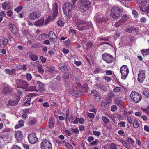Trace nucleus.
I'll return each instance as SVG.
<instances>
[{"instance_id": "10", "label": "nucleus", "mask_w": 149, "mask_h": 149, "mask_svg": "<svg viewBox=\"0 0 149 149\" xmlns=\"http://www.w3.org/2000/svg\"><path fill=\"white\" fill-rule=\"evenodd\" d=\"M120 71L122 74V78L125 79L129 73L127 66L124 65L122 66L120 68Z\"/></svg>"}, {"instance_id": "26", "label": "nucleus", "mask_w": 149, "mask_h": 149, "mask_svg": "<svg viewBox=\"0 0 149 149\" xmlns=\"http://www.w3.org/2000/svg\"><path fill=\"white\" fill-rule=\"evenodd\" d=\"M75 81L76 82V85L75 86H79V88L80 87H81V84L80 82V79L79 77H75Z\"/></svg>"}, {"instance_id": "53", "label": "nucleus", "mask_w": 149, "mask_h": 149, "mask_svg": "<svg viewBox=\"0 0 149 149\" xmlns=\"http://www.w3.org/2000/svg\"><path fill=\"white\" fill-rule=\"evenodd\" d=\"M69 75L70 73H69L68 72H66L64 73L63 76V77L64 79H66L69 77Z\"/></svg>"}, {"instance_id": "34", "label": "nucleus", "mask_w": 149, "mask_h": 149, "mask_svg": "<svg viewBox=\"0 0 149 149\" xmlns=\"http://www.w3.org/2000/svg\"><path fill=\"white\" fill-rule=\"evenodd\" d=\"M96 19L97 22H102L104 21L105 20L104 17L102 16H101L100 17H99L98 16H97Z\"/></svg>"}, {"instance_id": "4", "label": "nucleus", "mask_w": 149, "mask_h": 149, "mask_svg": "<svg viewBox=\"0 0 149 149\" xmlns=\"http://www.w3.org/2000/svg\"><path fill=\"white\" fill-rule=\"evenodd\" d=\"M81 6L80 10L82 12H85L88 10L91 6V3L88 0H80Z\"/></svg>"}, {"instance_id": "59", "label": "nucleus", "mask_w": 149, "mask_h": 149, "mask_svg": "<svg viewBox=\"0 0 149 149\" xmlns=\"http://www.w3.org/2000/svg\"><path fill=\"white\" fill-rule=\"evenodd\" d=\"M12 149H22L21 147L17 145H14L12 147Z\"/></svg>"}, {"instance_id": "55", "label": "nucleus", "mask_w": 149, "mask_h": 149, "mask_svg": "<svg viewBox=\"0 0 149 149\" xmlns=\"http://www.w3.org/2000/svg\"><path fill=\"white\" fill-rule=\"evenodd\" d=\"M93 134L96 136H99L100 135V133L98 131H93Z\"/></svg>"}, {"instance_id": "22", "label": "nucleus", "mask_w": 149, "mask_h": 149, "mask_svg": "<svg viewBox=\"0 0 149 149\" xmlns=\"http://www.w3.org/2000/svg\"><path fill=\"white\" fill-rule=\"evenodd\" d=\"M44 22V18H41L37 21L35 22L34 25L36 26H40L43 25Z\"/></svg>"}, {"instance_id": "5", "label": "nucleus", "mask_w": 149, "mask_h": 149, "mask_svg": "<svg viewBox=\"0 0 149 149\" xmlns=\"http://www.w3.org/2000/svg\"><path fill=\"white\" fill-rule=\"evenodd\" d=\"M76 87L74 88L73 89H70L68 91V92L73 96H80L82 95L83 94V92L81 91V87H80L79 88V86H75Z\"/></svg>"}, {"instance_id": "49", "label": "nucleus", "mask_w": 149, "mask_h": 149, "mask_svg": "<svg viewBox=\"0 0 149 149\" xmlns=\"http://www.w3.org/2000/svg\"><path fill=\"white\" fill-rule=\"evenodd\" d=\"M30 58L32 60L36 61L38 59V57L36 55H31L30 56Z\"/></svg>"}, {"instance_id": "60", "label": "nucleus", "mask_w": 149, "mask_h": 149, "mask_svg": "<svg viewBox=\"0 0 149 149\" xmlns=\"http://www.w3.org/2000/svg\"><path fill=\"white\" fill-rule=\"evenodd\" d=\"M38 71L40 73H43L44 72V70L42 68L41 66H38Z\"/></svg>"}, {"instance_id": "58", "label": "nucleus", "mask_w": 149, "mask_h": 149, "mask_svg": "<svg viewBox=\"0 0 149 149\" xmlns=\"http://www.w3.org/2000/svg\"><path fill=\"white\" fill-rule=\"evenodd\" d=\"M117 109V106L115 105H113L111 107V110L112 111H115Z\"/></svg>"}, {"instance_id": "33", "label": "nucleus", "mask_w": 149, "mask_h": 149, "mask_svg": "<svg viewBox=\"0 0 149 149\" xmlns=\"http://www.w3.org/2000/svg\"><path fill=\"white\" fill-rule=\"evenodd\" d=\"M25 76L26 78L28 81H29L32 79V77L30 73H26Z\"/></svg>"}, {"instance_id": "16", "label": "nucleus", "mask_w": 149, "mask_h": 149, "mask_svg": "<svg viewBox=\"0 0 149 149\" xmlns=\"http://www.w3.org/2000/svg\"><path fill=\"white\" fill-rule=\"evenodd\" d=\"M40 16V15L39 12L37 13L34 11L30 14L28 16V18L32 20L39 18Z\"/></svg>"}, {"instance_id": "54", "label": "nucleus", "mask_w": 149, "mask_h": 149, "mask_svg": "<svg viewBox=\"0 0 149 149\" xmlns=\"http://www.w3.org/2000/svg\"><path fill=\"white\" fill-rule=\"evenodd\" d=\"M70 40H68L64 41L65 44L66 45L67 47L70 45Z\"/></svg>"}, {"instance_id": "20", "label": "nucleus", "mask_w": 149, "mask_h": 149, "mask_svg": "<svg viewBox=\"0 0 149 149\" xmlns=\"http://www.w3.org/2000/svg\"><path fill=\"white\" fill-rule=\"evenodd\" d=\"M114 103L117 105L119 106L120 107H122L123 104V101L118 98L115 97Z\"/></svg>"}, {"instance_id": "2", "label": "nucleus", "mask_w": 149, "mask_h": 149, "mask_svg": "<svg viewBox=\"0 0 149 149\" xmlns=\"http://www.w3.org/2000/svg\"><path fill=\"white\" fill-rule=\"evenodd\" d=\"M72 9V5L69 3H65L63 6V11L67 18L70 19L72 16L71 10Z\"/></svg>"}, {"instance_id": "57", "label": "nucleus", "mask_w": 149, "mask_h": 149, "mask_svg": "<svg viewBox=\"0 0 149 149\" xmlns=\"http://www.w3.org/2000/svg\"><path fill=\"white\" fill-rule=\"evenodd\" d=\"M91 93L92 94L96 97H97L98 95V92L95 90H92L91 91Z\"/></svg>"}, {"instance_id": "28", "label": "nucleus", "mask_w": 149, "mask_h": 149, "mask_svg": "<svg viewBox=\"0 0 149 149\" xmlns=\"http://www.w3.org/2000/svg\"><path fill=\"white\" fill-rule=\"evenodd\" d=\"M137 1L139 3L140 8H141V6H145L147 3L146 0H137Z\"/></svg>"}, {"instance_id": "1", "label": "nucleus", "mask_w": 149, "mask_h": 149, "mask_svg": "<svg viewBox=\"0 0 149 149\" xmlns=\"http://www.w3.org/2000/svg\"><path fill=\"white\" fill-rule=\"evenodd\" d=\"M74 22L77 25L78 29L80 31L88 29L91 26L90 24L77 18H74Z\"/></svg>"}, {"instance_id": "41", "label": "nucleus", "mask_w": 149, "mask_h": 149, "mask_svg": "<svg viewBox=\"0 0 149 149\" xmlns=\"http://www.w3.org/2000/svg\"><path fill=\"white\" fill-rule=\"evenodd\" d=\"M37 120L36 118H33L31 119L29 122V124L30 125H33L36 122Z\"/></svg>"}, {"instance_id": "56", "label": "nucleus", "mask_w": 149, "mask_h": 149, "mask_svg": "<svg viewBox=\"0 0 149 149\" xmlns=\"http://www.w3.org/2000/svg\"><path fill=\"white\" fill-rule=\"evenodd\" d=\"M102 69L100 68H97L94 71L95 74L99 73L102 72L101 71Z\"/></svg>"}, {"instance_id": "64", "label": "nucleus", "mask_w": 149, "mask_h": 149, "mask_svg": "<svg viewBox=\"0 0 149 149\" xmlns=\"http://www.w3.org/2000/svg\"><path fill=\"white\" fill-rule=\"evenodd\" d=\"M12 12L10 10H8L7 12V14L8 16L10 17L12 16Z\"/></svg>"}, {"instance_id": "25", "label": "nucleus", "mask_w": 149, "mask_h": 149, "mask_svg": "<svg viewBox=\"0 0 149 149\" xmlns=\"http://www.w3.org/2000/svg\"><path fill=\"white\" fill-rule=\"evenodd\" d=\"M18 124H17L15 126V128L18 129L24 126V122L23 120H20L18 122Z\"/></svg>"}, {"instance_id": "44", "label": "nucleus", "mask_w": 149, "mask_h": 149, "mask_svg": "<svg viewBox=\"0 0 149 149\" xmlns=\"http://www.w3.org/2000/svg\"><path fill=\"white\" fill-rule=\"evenodd\" d=\"M57 24L59 26H63L64 25V23L61 21L60 19H58L57 22Z\"/></svg>"}, {"instance_id": "29", "label": "nucleus", "mask_w": 149, "mask_h": 149, "mask_svg": "<svg viewBox=\"0 0 149 149\" xmlns=\"http://www.w3.org/2000/svg\"><path fill=\"white\" fill-rule=\"evenodd\" d=\"M113 91L115 93H118L122 92L123 91V90L122 88L117 86L114 88Z\"/></svg>"}, {"instance_id": "40", "label": "nucleus", "mask_w": 149, "mask_h": 149, "mask_svg": "<svg viewBox=\"0 0 149 149\" xmlns=\"http://www.w3.org/2000/svg\"><path fill=\"white\" fill-rule=\"evenodd\" d=\"M139 125L138 121L136 120H135L133 124L134 127L135 128H137L139 127Z\"/></svg>"}, {"instance_id": "21", "label": "nucleus", "mask_w": 149, "mask_h": 149, "mask_svg": "<svg viewBox=\"0 0 149 149\" xmlns=\"http://www.w3.org/2000/svg\"><path fill=\"white\" fill-rule=\"evenodd\" d=\"M37 84L38 85V90L40 91H43L45 89V85L40 81H37Z\"/></svg>"}, {"instance_id": "35", "label": "nucleus", "mask_w": 149, "mask_h": 149, "mask_svg": "<svg viewBox=\"0 0 149 149\" xmlns=\"http://www.w3.org/2000/svg\"><path fill=\"white\" fill-rule=\"evenodd\" d=\"M28 91H34L36 92L38 91V90L37 89L36 87L34 86H33L29 87L28 89Z\"/></svg>"}, {"instance_id": "7", "label": "nucleus", "mask_w": 149, "mask_h": 149, "mask_svg": "<svg viewBox=\"0 0 149 149\" xmlns=\"http://www.w3.org/2000/svg\"><path fill=\"white\" fill-rule=\"evenodd\" d=\"M132 99L135 103H138L142 99L141 94L135 91H132L130 94Z\"/></svg>"}, {"instance_id": "39", "label": "nucleus", "mask_w": 149, "mask_h": 149, "mask_svg": "<svg viewBox=\"0 0 149 149\" xmlns=\"http://www.w3.org/2000/svg\"><path fill=\"white\" fill-rule=\"evenodd\" d=\"M142 94L144 95V97L145 98H147L149 97V89L147 91L143 92Z\"/></svg>"}, {"instance_id": "63", "label": "nucleus", "mask_w": 149, "mask_h": 149, "mask_svg": "<svg viewBox=\"0 0 149 149\" xmlns=\"http://www.w3.org/2000/svg\"><path fill=\"white\" fill-rule=\"evenodd\" d=\"M105 73L107 75H111L112 74V72L110 70H107L105 71Z\"/></svg>"}, {"instance_id": "8", "label": "nucleus", "mask_w": 149, "mask_h": 149, "mask_svg": "<svg viewBox=\"0 0 149 149\" xmlns=\"http://www.w3.org/2000/svg\"><path fill=\"white\" fill-rule=\"evenodd\" d=\"M40 146L41 149H52L51 143L46 140H44L42 141Z\"/></svg>"}, {"instance_id": "6", "label": "nucleus", "mask_w": 149, "mask_h": 149, "mask_svg": "<svg viewBox=\"0 0 149 149\" xmlns=\"http://www.w3.org/2000/svg\"><path fill=\"white\" fill-rule=\"evenodd\" d=\"M15 81L17 86L18 88L25 89L27 88L29 86L27 82L21 79H16Z\"/></svg>"}, {"instance_id": "14", "label": "nucleus", "mask_w": 149, "mask_h": 149, "mask_svg": "<svg viewBox=\"0 0 149 149\" xmlns=\"http://www.w3.org/2000/svg\"><path fill=\"white\" fill-rule=\"evenodd\" d=\"M29 142L31 144H34L37 141L38 139L34 133L29 134L28 136Z\"/></svg>"}, {"instance_id": "32", "label": "nucleus", "mask_w": 149, "mask_h": 149, "mask_svg": "<svg viewBox=\"0 0 149 149\" xmlns=\"http://www.w3.org/2000/svg\"><path fill=\"white\" fill-rule=\"evenodd\" d=\"M141 52L143 55H147L149 54V48L146 49H143L141 50Z\"/></svg>"}, {"instance_id": "9", "label": "nucleus", "mask_w": 149, "mask_h": 149, "mask_svg": "<svg viewBox=\"0 0 149 149\" xmlns=\"http://www.w3.org/2000/svg\"><path fill=\"white\" fill-rule=\"evenodd\" d=\"M20 97L19 96H16L10 100L8 102L7 104L8 106H15L17 105L18 101L19 100Z\"/></svg>"}, {"instance_id": "30", "label": "nucleus", "mask_w": 149, "mask_h": 149, "mask_svg": "<svg viewBox=\"0 0 149 149\" xmlns=\"http://www.w3.org/2000/svg\"><path fill=\"white\" fill-rule=\"evenodd\" d=\"M96 86L100 89H102L104 91H107V88L104 86L100 84H97Z\"/></svg>"}, {"instance_id": "61", "label": "nucleus", "mask_w": 149, "mask_h": 149, "mask_svg": "<svg viewBox=\"0 0 149 149\" xmlns=\"http://www.w3.org/2000/svg\"><path fill=\"white\" fill-rule=\"evenodd\" d=\"M46 34H42L40 35L39 38L41 39V40H44L45 38Z\"/></svg>"}, {"instance_id": "15", "label": "nucleus", "mask_w": 149, "mask_h": 149, "mask_svg": "<svg viewBox=\"0 0 149 149\" xmlns=\"http://www.w3.org/2000/svg\"><path fill=\"white\" fill-rule=\"evenodd\" d=\"M115 96V94L112 91H110L108 93L107 96L105 98L106 102L109 104L112 101V98Z\"/></svg>"}, {"instance_id": "47", "label": "nucleus", "mask_w": 149, "mask_h": 149, "mask_svg": "<svg viewBox=\"0 0 149 149\" xmlns=\"http://www.w3.org/2000/svg\"><path fill=\"white\" fill-rule=\"evenodd\" d=\"M118 125L120 127L124 128L125 127V122L124 121H121L118 123Z\"/></svg>"}, {"instance_id": "62", "label": "nucleus", "mask_w": 149, "mask_h": 149, "mask_svg": "<svg viewBox=\"0 0 149 149\" xmlns=\"http://www.w3.org/2000/svg\"><path fill=\"white\" fill-rule=\"evenodd\" d=\"M8 4L6 2H4L2 4V7L4 9H6V8Z\"/></svg>"}, {"instance_id": "38", "label": "nucleus", "mask_w": 149, "mask_h": 149, "mask_svg": "<svg viewBox=\"0 0 149 149\" xmlns=\"http://www.w3.org/2000/svg\"><path fill=\"white\" fill-rule=\"evenodd\" d=\"M134 30H136L133 27L131 26V27L126 29L125 30V31L126 32H128L129 33H130L132 32V31Z\"/></svg>"}, {"instance_id": "50", "label": "nucleus", "mask_w": 149, "mask_h": 149, "mask_svg": "<svg viewBox=\"0 0 149 149\" xmlns=\"http://www.w3.org/2000/svg\"><path fill=\"white\" fill-rule=\"evenodd\" d=\"M70 131L72 132H74L76 134H78L79 132V130L77 128H75L74 129L71 128Z\"/></svg>"}, {"instance_id": "45", "label": "nucleus", "mask_w": 149, "mask_h": 149, "mask_svg": "<svg viewBox=\"0 0 149 149\" xmlns=\"http://www.w3.org/2000/svg\"><path fill=\"white\" fill-rule=\"evenodd\" d=\"M66 118L65 119L67 121H70V116H69V111H66Z\"/></svg>"}, {"instance_id": "3", "label": "nucleus", "mask_w": 149, "mask_h": 149, "mask_svg": "<svg viewBox=\"0 0 149 149\" xmlns=\"http://www.w3.org/2000/svg\"><path fill=\"white\" fill-rule=\"evenodd\" d=\"M123 11L120 7L115 6L111 9L110 17L114 19L118 18L120 17V14Z\"/></svg>"}, {"instance_id": "36", "label": "nucleus", "mask_w": 149, "mask_h": 149, "mask_svg": "<svg viewBox=\"0 0 149 149\" xmlns=\"http://www.w3.org/2000/svg\"><path fill=\"white\" fill-rule=\"evenodd\" d=\"M120 142L124 145L125 147L127 149H129L130 148V146L129 145H128L125 141L121 140Z\"/></svg>"}, {"instance_id": "37", "label": "nucleus", "mask_w": 149, "mask_h": 149, "mask_svg": "<svg viewBox=\"0 0 149 149\" xmlns=\"http://www.w3.org/2000/svg\"><path fill=\"white\" fill-rule=\"evenodd\" d=\"M102 119L104 123L107 124L109 121V120L107 117L104 116H102Z\"/></svg>"}, {"instance_id": "43", "label": "nucleus", "mask_w": 149, "mask_h": 149, "mask_svg": "<svg viewBox=\"0 0 149 149\" xmlns=\"http://www.w3.org/2000/svg\"><path fill=\"white\" fill-rule=\"evenodd\" d=\"M143 111L146 113L148 115H149V106L147 107V108L146 109L142 108Z\"/></svg>"}, {"instance_id": "24", "label": "nucleus", "mask_w": 149, "mask_h": 149, "mask_svg": "<svg viewBox=\"0 0 149 149\" xmlns=\"http://www.w3.org/2000/svg\"><path fill=\"white\" fill-rule=\"evenodd\" d=\"M16 70L14 69H12L11 70L9 69H6L4 70V72L10 75H15Z\"/></svg>"}, {"instance_id": "13", "label": "nucleus", "mask_w": 149, "mask_h": 149, "mask_svg": "<svg viewBox=\"0 0 149 149\" xmlns=\"http://www.w3.org/2000/svg\"><path fill=\"white\" fill-rule=\"evenodd\" d=\"M13 88L9 85L4 87L2 91V93L5 95H8L11 93L13 91Z\"/></svg>"}, {"instance_id": "17", "label": "nucleus", "mask_w": 149, "mask_h": 149, "mask_svg": "<svg viewBox=\"0 0 149 149\" xmlns=\"http://www.w3.org/2000/svg\"><path fill=\"white\" fill-rule=\"evenodd\" d=\"M15 136L17 140L18 141H21L23 138V134L20 131H16L15 134Z\"/></svg>"}, {"instance_id": "12", "label": "nucleus", "mask_w": 149, "mask_h": 149, "mask_svg": "<svg viewBox=\"0 0 149 149\" xmlns=\"http://www.w3.org/2000/svg\"><path fill=\"white\" fill-rule=\"evenodd\" d=\"M146 78L145 72L144 70L139 71L138 76L137 80L140 83H142Z\"/></svg>"}, {"instance_id": "51", "label": "nucleus", "mask_w": 149, "mask_h": 149, "mask_svg": "<svg viewBox=\"0 0 149 149\" xmlns=\"http://www.w3.org/2000/svg\"><path fill=\"white\" fill-rule=\"evenodd\" d=\"M127 141L131 143V144L132 145H133L134 143V141L131 138H128L127 139Z\"/></svg>"}, {"instance_id": "48", "label": "nucleus", "mask_w": 149, "mask_h": 149, "mask_svg": "<svg viewBox=\"0 0 149 149\" xmlns=\"http://www.w3.org/2000/svg\"><path fill=\"white\" fill-rule=\"evenodd\" d=\"M86 48L87 49H89L92 46V44L91 42H89L86 44Z\"/></svg>"}, {"instance_id": "18", "label": "nucleus", "mask_w": 149, "mask_h": 149, "mask_svg": "<svg viewBox=\"0 0 149 149\" xmlns=\"http://www.w3.org/2000/svg\"><path fill=\"white\" fill-rule=\"evenodd\" d=\"M8 26L10 31L14 34H16L17 33V29L15 25L10 23L9 24Z\"/></svg>"}, {"instance_id": "52", "label": "nucleus", "mask_w": 149, "mask_h": 149, "mask_svg": "<svg viewBox=\"0 0 149 149\" xmlns=\"http://www.w3.org/2000/svg\"><path fill=\"white\" fill-rule=\"evenodd\" d=\"M51 20V17L49 16L45 20V22L44 23V24L45 25H47L49 23V22H50Z\"/></svg>"}, {"instance_id": "46", "label": "nucleus", "mask_w": 149, "mask_h": 149, "mask_svg": "<svg viewBox=\"0 0 149 149\" xmlns=\"http://www.w3.org/2000/svg\"><path fill=\"white\" fill-rule=\"evenodd\" d=\"M110 149H118V148L115 144L112 143L110 146Z\"/></svg>"}, {"instance_id": "11", "label": "nucleus", "mask_w": 149, "mask_h": 149, "mask_svg": "<svg viewBox=\"0 0 149 149\" xmlns=\"http://www.w3.org/2000/svg\"><path fill=\"white\" fill-rule=\"evenodd\" d=\"M102 58L108 63H111L114 61V59L112 56L105 53L103 54Z\"/></svg>"}, {"instance_id": "42", "label": "nucleus", "mask_w": 149, "mask_h": 149, "mask_svg": "<svg viewBox=\"0 0 149 149\" xmlns=\"http://www.w3.org/2000/svg\"><path fill=\"white\" fill-rule=\"evenodd\" d=\"M23 7L22 6H19L17 7L14 9V10L18 13L21 11L23 9Z\"/></svg>"}, {"instance_id": "19", "label": "nucleus", "mask_w": 149, "mask_h": 149, "mask_svg": "<svg viewBox=\"0 0 149 149\" xmlns=\"http://www.w3.org/2000/svg\"><path fill=\"white\" fill-rule=\"evenodd\" d=\"M52 10L53 11V17L54 19L56 17L58 13V7L56 3H54L53 4Z\"/></svg>"}, {"instance_id": "23", "label": "nucleus", "mask_w": 149, "mask_h": 149, "mask_svg": "<svg viewBox=\"0 0 149 149\" xmlns=\"http://www.w3.org/2000/svg\"><path fill=\"white\" fill-rule=\"evenodd\" d=\"M49 38L51 41H54L55 39L56 38V36L52 31H50L49 33Z\"/></svg>"}, {"instance_id": "31", "label": "nucleus", "mask_w": 149, "mask_h": 149, "mask_svg": "<svg viewBox=\"0 0 149 149\" xmlns=\"http://www.w3.org/2000/svg\"><path fill=\"white\" fill-rule=\"evenodd\" d=\"M59 68L63 72L65 71L67 69L66 65L64 64H61L59 66Z\"/></svg>"}, {"instance_id": "27", "label": "nucleus", "mask_w": 149, "mask_h": 149, "mask_svg": "<svg viewBox=\"0 0 149 149\" xmlns=\"http://www.w3.org/2000/svg\"><path fill=\"white\" fill-rule=\"evenodd\" d=\"M49 127L50 129L53 128L54 125L53 121V118H51L49 119Z\"/></svg>"}]
</instances>
